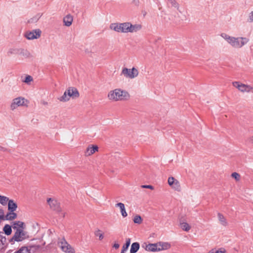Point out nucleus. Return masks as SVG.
I'll use <instances>...</instances> for the list:
<instances>
[{
  "mask_svg": "<svg viewBox=\"0 0 253 253\" xmlns=\"http://www.w3.org/2000/svg\"><path fill=\"white\" fill-rule=\"evenodd\" d=\"M9 199L7 197L0 195V204L5 206L7 204Z\"/></svg>",
  "mask_w": 253,
  "mask_h": 253,
  "instance_id": "c756f323",
  "label": "nucleus"
},
{
  "mask_svg": "<svg viewBox=\"0 0 253 253\" xmlns=\"http://www.w3.org/2000/svg\"><path fill=\"white\" fill-rule=\"evenodd\" d=\"M41 30L39 29H37L26 32L24 34V37L29 40H33L39 39L41 37Z\"/></svg>",
  "mask_w": 253,
  "mask_h": 253,
  "instance_id": "9d476101",
  "label": "nucleus"
},
{
  "mask_svg": "<svg viewBox=\"0 0 253 253\" xmlns=\"http://www.w3.org/2000/svg\"><path fill=\"white\" fill-rule=\"evenodd\" d=\"M141 187L143 188L150 189L151 190H153L154 189V187L150 185H143L141 186Z\"/></svg>",
  "mask_w": 253,
  "mask_h": 253,
  "instance_id": "ea45409f",
  "label": "nucleus"
},
{
  "mask_svg": "<svg viewBox=\"0 0 253 253\" xmlns=\"http://www.w3.org/2000/svg\"><path fill=\"white\" fill-rule=\"evenodd\" d=\"M94 235L96 237H98L99 240H102L104 238L103 234L100 229H97L94 231Z\"/></svg>",
  "mask_w": 253,
  "mask_h": 253,
  "instance_id": "c85d7f7f",
  "label": "nucleus"
},
{
  "mask_svg": "<svg viewBox=\"0 0 253 253\" xmlns=\"http://www.w3.org/2000/svg\"><path fill=\"white\" fill-rule=\"evenodd\" d=\"M98 151L97 145H90L86 149L84 154L86 156H90Z\"/></svg>",
  "mask_w": 253,
  "mask_h": 253,
  "instance_id": "ddd939ff",
  "label": "nucleus"
},
{
  "mask_svg": "<svg viewBox=\"0 0 253 253\" xmlns=\"http://www.w3.org/2000/svg\"><path fill=\"white\" fill-rule=\"evenodd\" d=\"M5 215H4L3 210L0 209V219L4 220L5 219Z\"/></svg>",
  "mask_w": 253,
  "mask_h": 253,
  "instance_id": "4c0bfd02",
  "label": "nucleus"
},
{
  "mask_svg": "<svg viewBox=\"0 0 253 253\" xmlns=\"http://www.w3.org/2000/svg\"><path fill=\"white\" fill-rule=\"evenodd\" d=\"M180 228L184 231L188 232L191 229V226L185 222H181L180 223Z\"/></svg>",
  "mask_w": 253,
  "mask_h": 253,
  "instance_id": "5701e85b",
  "label": "nucleus"
},
{
  "mask_svg": "<svg viewBox=\"0 0 253 253\" xmlns=\"http://www.w3.org/2000/svg\"><path fill=\"white\" fill-rule=\"evenodd\" d=\"M233 85L242 92H253V87L252 86L249 85L240 83L238 82H233Z\"/></svg>",
  "mask_w": 253,
  "mask_h": 253,
  "instance_id": "9b49d317",
  "label": "nucleus"
},
{
  "mask_svg": "<svg viewBox=\"0 0 253 253\" xmlns=\"http://www.w3.org/2000/svg\"><path fill=\"white\" fill-rule=\"evenodd\" d=\"M217 216L221 224H222L223 226H226L227 225V222L226 221V219L223 214H222L220 213H218L217 214Z\"/></svg>",
  "mask_w": 253,
  "mask_h": 253,
  "instance_id": "4be33fe9",
  "label": "nucleus"
},
{
  "mask_svg": "<svg viewBox=\"0 0 253 253\" xmlns=\"http://www.w3.org/2000/svg\"><path fill=\"white\" fill-rule=\"evenodd\" d=\"M33 79L32 76L30 75H27L25 79L23 81L24 83L27 84H30L31 82H33Z\"/></svg>",
  "mask_w": 253,
  "mask_h": 253,
  "instance_id": "473e14b6",
  "label": "nucleus"
},
{
  "mask_svg": "<svg viewBox=\"0 0 253 253\" xmlns=\"http://www.w3.org/2000/svg\"><path fill=\"white\" fill-rule=\"evenodd\" d=\"M3 232H0V250L4 248L6 242L5 237L3 236Z\"/></svg>",
  "mask_w": 253,
  "mask_h": 253,
  "instance_id": "aec40b11",
  "label": "nucleus"
},
{
  "mask_svg": "<svg viewBox=\"0 0 253 253\" xmlns=\"http://www.w3.org/2000/svg\"><path fill=\"white\" fill-rule=\"evenodd\" d=\"M116 207L119 208L121 214L123 217L127 216V213L126 211L125 205L122 203H119L116 205Z\"/></svg>",
  "mask_w": 253,
  "mask_h": 253,
  "instance_id": "f3484780",
  "label": "nucleus"
},
{
  "mask_svg": "<svg viewBox=\"0 0 253 253\" xmlns=\"http://www.w3.org/2000/svg\"><path fill=\"white\" fill-rule=\"evenodd\" d=\"M160 251L167 250L171 248V244L169 242H158Z\"/></svg>",
  "mask_w": 253,
  "mask_h": 253,
  "instance_id": "2eb2a0df",
  "label": "nucleus"
},
{
  "mask_svg": "<svg viewBox=\"0 0 253 253\" xmlns=\"http://www.w3.org/2000/svg\"><path fill=\"white\" fill-rule=\"evenodd\" d=\"M28 238L27 232L23 230V228L17 229L15 232L11 241L21 242Z\"/></svg>",
  "mask_w": 253,
  "mask_h": 253,
  "instance_id": "0eeeda50",
  "label": "nucleus"
},
{
  "mask_svg": "<svg viewBox=\"0 0 253 253\" xmlns=\"http://www.w3.org/2000/svg\"><path fill=\"white\" fill-rule=\"evenodd\" d=\"M7 151V149L1 146H0V152H5Z\"/></svg>",
  "mask_w": 253,
  "mask_h": 253,
  "instance_id": "37998d69",
  "label": "nucleus"
},
{
  "mask_svg": "<svg viewBox=\"0 0 253 253\" xmlns=\"http://www.w3.org/2000/svg\"><path fill=\"white\" fill-rule=\"evenodd\" d=\"M231 177L234 178L236 181H239L241 179V175L236 172H234L231 174Z\"/></svg>",
  "mask_w": 253,
  "mask_h": 253,
  "instance_id": "c9c22d12",
  "label": "nucleus"
},
{
  "mask_svg": "<svg viewBox=\"0 0 253 253\" xmlns=\"http://www.w3.org/2000/svg\"><path fill=\"white\" fill-rule=\"evenodd\" d=\"M3 230L4 233L7 235L11 234L12 232L11 227L8 224H6L4 226Z\"/></svg>",
  "mask_w": 253,
  "mask_h": 253,
  "instance_id": "cd10ccee",
  "label": "nucleus"
},
{
  "mask_svg": "<svg viewBox=\"0 0 253 253\" xmlns=\"http://www.w3.org/2000/svg\"><path fill=\"white\" fill-rule=\"evenodd\" d=\"M133 221L134 223L140 224L142 222L143 220L140 215H136L134 217Z\"/></svg>",
  "mask_w": 253,
  "mask_h": 253,
  "instance_id": "2f4dec72",
  "label": "nucleus"
},
{
  "mask_svg": "<svg viewBox=\"0 0 253 253\" xmlns=\"http://www.w3.org/2000/svg\"><path fill=\"white\" fill-rule=\"evenodd\" d=\"M47 203L52 210L55 211L57 212H61L62 211L60 203L56 199L48 198L47 199Z\"/></svg>",
  "mask_w": 253,
  "mask_h": 253,
  "instance_id": "1a4fd4ad",
  "label": "nucleus"
},
{
  "mask_svg": "<svg viewBox=\"0 0 253 253\" xmlns=\"http://www.w3.org/2000/svg\"><path fill=\"white\" fill-rule=\"evenodd\" d=\"M40 248V246L39 245L32 246L30 247V248L27 247H22L14 253H31V251L38 250Z\"/></svg>",
  "mask_w": 253,
  "mask_h": 253,
  "instance_id": "f8f14e48",
  "label": "nucleus"
},
{
  "mask_svg": "<svg viewBox=\"0 0 253 253\" xmlns=\"http://www.w3.org/2000/svg\"><path fill=\"white\" fill-rule=\"evenodd\" d=\"M130 239L128 238L126 239L125 245L123 246L122 250L121 253H125V252L127 250L128 247L130 245Z\"/></svg>",
  "mask_w": 253,
  "mask_h": 253,
  "instance_id": "a878e982",
  "label": "nucleus"
},
{
  "mask_svg": "<svg viewBox=\"0 0 253 253\" xmlns=\"http://www.w3.org/2000/svg\"><path fill=\"white\" fill-rule=\"evenodd\" d=\"M120 247V245L118 243H115L113 245V247L115 249H118Z\"/></svg>",
  "mask_w": 253,
  "mask_h": 253,
  "instance_id": "c03bdc74",
  "label": "nucleus"
},
{
  "mask_svg": "<svg viewBox=\"0 0 253 253\" xmlns=\"http://www.w3.org/2000/svg\"><path fill=\"white\" fill-rule=\"evenodd\" d=\"M110 30L118 33H135L142 29L139 24H132L130 22L113 23L109 26Z\"/></svg>",
  "mask_w": 253,
  "mask_h": 253,
  "instance_id": "f257e3e1",
  "label": "nucleus"
},
{
  "mask_svg": "<svg viewBox=\"0 0 253 253\" xmlns=\"http://www.w3.org/2000/svg\"><path fill=\"white\" fill-rule=\"evenodd\" d=\"M73 18L70 14L67 15L63 18V23L66 26L69 27L72 24Z\"/></svg>",
  "mask_w": 253,
  "mask_h": 253,
  "instance_id": "dca6fc26",
  "label": "nucleus"
},
{
  "mask_svg": "<svg viewBox=\"0 0 253 253\" xmlns=\"http://www.w3.org/2000/svg\"><path fill=\"white\" fill-rule=\"evenodd\" d=\"M8 208L11 211H14L17 209V204L12 200H8Z\"/></svg>",
  "mask_w": 253,
  "mask_h": 253,
  "instance_id": "6ab92c4d",
  "label": "nucleus"
},
{
  "mask_svg": "<svg viewBox=\"0 0 253 253\" xmlns=\"http://www.w3.org/2000/svg\"><path fill=\"white\" fill-rule=\"evenodd\" d=\"M42 13H39L36 14L35 16L30 19L28 21L29 23H36L42 16Z\"/></svg>",
  "mask_w": 253,
  "mask_h": 253,
  "instance_id": "b1692460",
  "label": "nucleus"
},
{
  "mask_svg": "<svg viewBox=\"0 0 253 253\" xmlns=\"http://www.w3.org/2000/svg\"><path fill=\"white\" fill-rule=\"evenodd\" d=\"M58 245L61 250L65 253H75L74 248L65 239L62 238L58 242Z\"/></svg>",
  "mask_w": 253,
  "mask_h": 253,
  "instance_id": "423d86ee",
  "label": "nucleus"
},
{
  "mask_svg": "<svg viewBox=\"0 0 253 253\" xmlns=\"http://www.w3.org/2000/svg\"><path fill=\"white\" fill-rule=\"evenodd\" d=\"M248 21L249 22H253V11L250 13V15L249 17V19H248Z\"/></svg>",
  "mask_w": 253,
  "mask_h": 253,
  "instance_id": "a19ab883",
  "label": "nucleus"
},
{
  "mask_svg": "<svg viewBox=\"0 0 253 253\" xmlns=\"http://www.w3.org/2000/svg\"><path fill=\"white\" fill-rule=\"evenodd\" d=\"M226 252V250L223 248H220L218 250L212 249L211 250L209 253H225Z\"/></svg>",
  "mask_w": 253,
  "mask_h": 253,
  "instance_id": "f704fd0d",
  "label": "nucleus"
},
{
  "mask_svg": "<svg viewBox=\"0 0 253 253\" xmlns=\"http://www.w3.org/2000/svg\"><path fill=\"white\" fill-rule=\"evenodd\" d=\"M20 53L22 54L24 56L28 57L30 55L29 52L27 51H25L24 49H21Z\"/></svg>",
  "mask_w": 253,
  "mask_h": 253,
  "instance_id": "58836bf2",
  "label": "nucleus"
},
{
  "mask_svg": "<svg viewBox=\"0 0 253 253\" xmlns=\"http://www.w3.org/2000/svg\"><path fill=\"white\" fill-rule=\"evenodd\" d=\"M154 247L155 246H154L153 244H149L146 245L145 249L147 251L155 252V250Z\"/></svg>",
  "mask_w": 253,
  "mask_h": 253,
  "instance_id": "72a5a7b5",
  "label": "nucleus"
},
{
  "mask_svg": "<svg viewBox=\"0 0 253 253\" xmlns=\"http://www.w3.org/2000/svg\"><path fill=\"white\" fill-rule=\"evenodd\" d=\"M19 49L17 48H10L7 51L8 56H11L12 54H18L19 52Z\"/></svg>",
  "mask_w": 253,
  "mask_h": 253,
  "instance_id": "7c9ffc66",
  "label": "nucleus"
},
{
  "mask_svg": "<svg viewBox=\"0 0 253 253\" xmlns=\"http://www.w3.org/2000/svg\"><path fill=\"white\" fill-rule=\"evenodd\" d=\"M17 216V214L16 213L14 212V211H10L7 213L5 215V219L6 220H12L15 219Z\"/></svg>",
  "mask_w": 253,
  "mask_h": 253,
  "instance_id": "393cba45",
  "label": "nucleus"
},
{
  "mask_svg": "<svg viewBox=\"0 0 253 253\" xmlns=\"http://www.w3.org/2000/svg\"><path fill=\"white\" fill-rule=\"evenodd\" d=\"M121 74L126 78L132 79L138 76L139 72L138 70L134 67L131 69L124 68L122 70Z\"/></svg>",
  "mask_w": 253,
  "mask_h": 253,
  "instance_id": "6e6552de",
  "label": "nucleus"
},
{
  "mask_svg": "<svg viewBox=\"0 0 253 253\" xmlns=\"http://www.w3.org/2000/svg\"><path fill=\"white\" fill-rule=\"evenodd\" d=\"M29 101L25 97L19 96L13 98L10 104L9 108L11 111H14L18 107H27Z\"/></svg>",
  "mask_w": 253,
  "mask_h": 253,
  "instance_id": "39448f33",
  "label": "nucleus"
},
{
  "mask_svg": "<svg viewBox=\"0 0 253 253\" xmlns=\"http://www.w3.org/2000/svg\"><path fill=\"white\" fill-rule=\"evenodd\" d=\"M176 179H175L173 177H169V178H168V184L169 185L171 186L172 184V183H174V182H175V181L176 180Z\"/></svg>",
  "mask_w": 253,
  "mask_h": 253,
  "instance_id": "e433bc0d",
  "label": "nucleus"
},
{
  "mask_svg": "<svg viewBox=\"0 0 253 253\" xmlns=\"http://www.w3.org/2000/svg\"><path fill=\"white\" fill-rule=\"evenodd\" d=\"M221 37L224 39L231 46L234 48H241L249 42V39L246 37H235L230 36L225 33H222Z\"/></svg>",
  "mask_w": 253,
  "mask_h": 253,
  "instance_id": "f03ea898",
  "label": "nucleus"
},
{
  "mask_svg": "<svg viewBox=\"0 0 253 253\" xmlns=\"http://www.w3.org/2000/svg\"><path fill=\"white\" fill-rule=\"evenodd\" d=\"M139 244L137 242H135L132 244L130 250V253H136L139 249Z\"/></svg>",
  "mask_w": 253,
  "mask_h": 253,
  "instance_id": "412c9836",
  "label": "nucleus"
},
{
  "mask_svg": "<svg viewBox=\"0 0 253 253\" xmlns=\"http://www.w3.org/2000/svg\"><path fill=\"white\" fill-rule=\"evenodd\" d=\"M129 97L127 91L119 88L110 90L107 95L108 99L114 102L126 100Z\"/></svg>",
  "mask_w": 253,
  "mask_h": 253,
  "instance_id": "7ed1b4c3",
  "label": "nucleus"
},
{
  "mask_svg": "<svg viewBox=\"0 0 253 253\" xmlns=\"http://www.w3.org/2000/svg\"><path fill=\"white\" fill-rule=\"evenodd\" d=\"M155 250V252H160V248H159L158 242L153 244Z\"/></svg>",
  "mask_w": 253,
  "mask_h": 253,
  "instance_id": "79ce46f5",
  "label": "nucleus"
},
{
  "mask_svg": "<svg viewBox=\"0 0 253 253\" xmlns=\"http://www.w3.org/2000/svg\"><path fill=\"white\" fill-rule=\"evenodd\" d=\"M249 140L250 142L253 143V135L251 136L249 138Z\"/></svg>",
  "mask_w": 253,
  "mask_h": 253,
  "instance_id": "a18cd8bd",
  "label": "nucleus"
},
{
  "mask_svg": "<svg viewBox=\"0 0 253 253\" xmlns=\"http://www.w3.org/2000/svg\"><path fill=\"white\" fill-rule=\"evenodd\" d=\"M167 2L168 7L180 11V5L176 0H167Z\"/></svg>",
  "mask_w": 253,
  "mask_h": 253,
  "instance_id": "4468645a",
  "label": "nucleus"
},
{
  "mask_svg": "<svg viewBox=\"0 0 253 253\" xmlns=\"http://www.w3.org/2000/svg\"><path fill=\"white\" fill-rule=\"evenodd\" d=\"M24 226L25 225L24 222L20 221H14L12 225L13 229L16 230L20 228H23V230L24 229Z\"/></svg>",
  "mask_w": 253,
  "mask_h": 253,
  "instance_id": "a211bd4d",
  "label": "nucleus"
},
{
  "mask_svg": "<svg viewBox=\"0 0 253 253\" xmlns=\"http://www.w3.org/2000/svg\"><path fill=\"white\" fill-rule=\"evenodd\" d=\"M80 94L77 89L74 87H70L67 89L64 94L57 98L58 100L61 102H66L70 98L75 99L79 97Z\"/></svg>",
  "mask_w": 253,
  "mask_h": 253,
  "instance_id": "20e7f679",
  "label": "nucleus"
},
{
  "mask_svg": "<svg viewBox=\"0 0 253 253\" xmlns=\"http://www.w3.org/2000/svg\"><path fill=\"white\" fill-rule=\"evenodd\" d=\"M170 187L176 191H179L180 190V185L177 180H176Z\"/></svg>",
  "mask_w": 253,
  "mask_h": 253,
  "instance_id": "bb28decb",
  "label": "nucleus"
},
{
  "mask_svg": "<svg viewBox=\"0 0 253 253\" xmlns=\"http://www.w3.org/2000/svg\"><path fill=\"white\" fill-rule=\"evenodd\" d=\"M43 104L44 105H47V102H44Z\"/></svg>",
  "mask_w": 253,
  "mask_h": 253,
  "instance_id": "49530a36",
  "label": "nucleus"
}]
</instances>
